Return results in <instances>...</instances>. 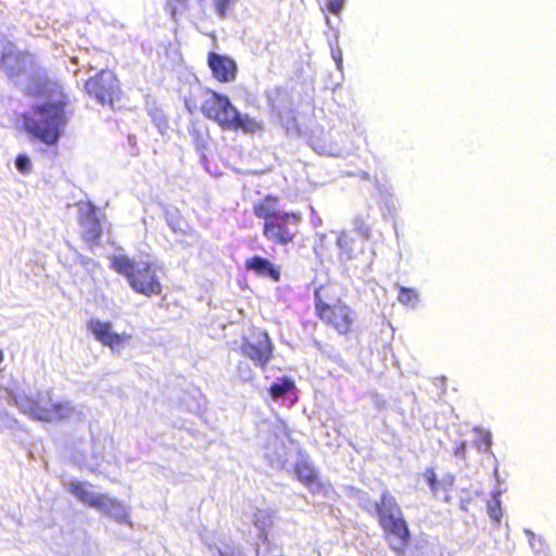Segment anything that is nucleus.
Listing matches in <instances>:
<instances>
[{
    "label": "nucleus",
    "instance_id": "obj_1",
    "mask_svg": "<svg viewBox=\"0 0 556 556\" xmlns=\"http://www.w3.org/2000/svg\"><path fill=\"white\" fill-rule=\"evenodd\" d=\"M28 94L45 101L22 115L24 130L38 142L55 147L67 124L68 96L59 81L47 77L36 78Z\"/></svg>",
    "mask_w": 556,
    "mask_h": 556
},
{
    "label": "nucleus",
    "instance_id": "obj_2",
    "mask_svg": "<svg viewBox=\"0 0 556 556\" xmlns=\"http://www.w3.org/2000/svg\"><path fill=\"white\" fill-rule=\"evenodd\" d=\"M253 215L263 220L262 233L275 245L292 244L302 222V214L294 211H281L280 199L275 194H266L252 206Z\"/></svg>",
    "mask_w": 556,
    "mask_h": 556
},
{
    "label": "nucleus",
    "instance_id": "obj_3",
    "mask_svg": "<svg viewBox=\"0 0 556 556\" xmlns=\"http://www.w3.org/2000/svg\"><path fill=\"white\" fill-rule=\"evenodd\" d=\"M375 516L388 546L396 556H404L412 541V533L396 498L383 491L375 503Z\"/></svg>",
    "mask_w": 556,
    "mask_h": 556
},
{
    "label": "nucleus",
    "instance_id": "obj_4",
    "mask_svg": "<svg viewBox=\"0 0 556 556\" xmlns=\"http://www.w3.org/2000/svg\"><path fill=\"white\" fill-rule=\"evenodd\" d=\"M201 112L207 119L215 122L224 130H241L245 134H255L263 129L262 122L241 114L228 96L211 89L206 90V98L201 104Z\"/></svg>",
    "mask_w": 556,
    "mask_h": 556
},
{
    "label": "nucleus",
    "instance_id": "obj_5",
    "mask_svg": "<svg viewBox=\"0 0 556 556\" xmlns=\"http://www.w3.org/2000/svg\"><path fill=\"white\" fill-rule=\"evenodd\" d=\"M314 309L316 317L338 336L348 338L355 332L356 311L342 299L332 298L326 286L315 289Z\"/></svg>",
    "mask_w": 556,
    "mask_h": 556
},
{
    "label": "nucleus",
    "instance_id": "obj_6",
    "mask_svg": "<svg viewBox=\"0 0 556 556\" xmlns=\"http://www.w3.org/2000/svg\"><path fill=\"white\" fill-rule=\"evenodd\" d=\"M111 266L117 274L126 278L135 292L148 298L160 295L163 292V286L153 263L137 262L126 255H117L112 260Z\"/></svg>",
    "mask_w": 556,
    "mask_h": 556
},
{
    "label": "nucleus",
    "instance_id": "obj_7",
    "mask_svg": "<svg viewBox=\"0 0 556 556\" xmlns=\"http://www.w3.org/2000/svg\"><path fill=\"white\" fill-rule=\"evenodd\" d=\"M89 98L102 106L115 110L116 103L123 98L122 83L111 70H100L89 77L84 85Z\"/></svg>",
    "mask_w": 556,
    "mask_h": 556
},
{
    "label": "nucleus",
    "instance_id": "obj_8",
    "mask_svg": "<svg viewBox=\"0 0 556 556\" xmlns=\"http://www.w3.org/2000/svg\"><path fill=\"white\" fill-rule=\"evenodd\" d=\"M71 492L84 504L101 510L103 514L118 522L130 523L129 514L125 504L117 498L103 493H94L88 490L86 483L76 481L70 485Z\"/></svg>",
    "mask_w": 556,
    "mask_h": 556
},
{
    "label": "nucleus",
    "instance_id": "obj_9",
    "mask_svg": "<svg viewBox=\"0 0 556 556\" xmlns=\"http://www.w3.org/2000/svg\"><path fill=\"white\" fill-rule=\"evenodd\" d=\"M240 352L262 369H265L273 358L274 345L267 331L252 328L249 336L242 337Z\"/></svg>",
    "mask_w": 556,
    "mask_h": 556
},
{
    "label": "nucleus",
    "instance_id": "obj_10",
    "mask_svg": "<svg viewBox=\"0 0 556 556\" xmlns=\"http://www.w3.org/2000/svg\"><path fill=\"white\" fill-rule=\"evenodd\" d=\"M89 329L102 345L110 348L113 352H118L131 339L129 333H117L113 331V325L110 321L91 319Z\"/></svg>",
    "mask_w": 556,
    "mask_h": 556
},
{
    "label": "nucleus",
    "instance_id": "obj_11",
    "mask_svg": "<svg viewBox=\"0 0 556 556\" xmlns=\"http://www.w3.org/2000/svg\"><path fill=\"white\" fill-rule=\"evenodd\" d=\"M207 66L212 76L220 84L232 83L237 78L238 66L236 61L225 54L211 51L207 54Z\"/></svg>",
    "mask_w": 556,
    "mask_h": 556
},
{
    "label": "nucleus",
    "instance_id": "obj_12",
    "mask_svg": "<svg viewBox=\"0 0 556 556\" xmlns=\"http://www.w3.org/2000/svg\"><path fill=\"white\" fill-rule=\"evenodd\" d=\"M244 268L257 277L267 278L274 282H278L281 279L280 266L260 255L248 257L244 261Z\"/></svg>",
    "mask_w": 556,
    "mask_h": 556
},
{
    "label": "nucleus",
    "instance_id": "obj_13",
    "mask_svg": "<svg viewBox=\"0 0 556 556\" xmlns=\"http://www.w3.org/2000/svg\"><path fill=\"white\" fill-rule=\"evenodd\" d=\"M79 225L81 227V237L84 241L90 248L98 247L102 236V227L96 211L91 208L83 213L79 216Z\"/></svg>",
    "mask_w": 556,
    "mask_h": 556
},
{
    "label": "nucleus",
    "instance_id": "obj_14",
    "mask_svg": "<svg viewBox=\"0 0 556 556\" xmlns=\"http://www.w3.org/2000/svg\"><path fill=\"white\" fill-rule=\"evenodd\" d=\"M296 479L305 486H313L318 483V475L314 466L306 460H299L293 467Z\"/></svg>",
    "mask_w": 556,
    "mask_h": 556
},
{
    "label": "nucleus",
    "instance_id": "obj_15",
    "mask_svg": "<svg viewBox=\"0 0 556 556\" xmlns=\"http://www.w3.org/2000/svg\"><path fill=\"white\" fill-rule=\"evenodd\" d=\"M295 388L294 381L291 378H281L279 381L274 382L268 392L274 400L285 396L288 392Z\"/></svg>",
    "mask_w": 556,
    "mask_h": 556
},
{
    "label": "nucleus",
    "instance_id": "obj_16",
    "mask_svg": "<svg viewBox=\"0 0 556 556\" xmlns=\"http://www.w3.org/2000/svg\"><path fill=\"white\" fill-rule=\"evenodd\" d=\"M424 477L433 495L439 496L441 493H446L447 489L445 484L437 479V475L433 468H427L424 472Z\"/></svg>",
    "mask_w": 556,
    "mask_h": 556
},
{
    "label": "nucleus",
    "instance_id": "obj_17",
    "mask_svg": "<svg viewBox=\"0 0 556 556\" xmlns=\"http://www.w3.org/2000/svg\"><path fill=\"white\" fill-rule=\"evenodd\" d=\"M418 292L414 288L400 287L397 300L406 306H415L418 302Z\"/></svg>",
    "mask_w": 556,
    "mask_h": 556
},
{
    "label": "nucleus",
    "instance_id": "obj_18",
    "mask_svg": "<svg viewBox=\"0 0 556 556\" xmlns=\"http://www.w3.org/2000/svg\"><path fill=\"white\" fill-rule=\"evenodd\" d=\"M68 410L70 406L66 403L62 402L51 403L48 406V412L49 415L51 416V421L64 419L67 416Z\"/></svg>",
    "mask_w": 556,
    "mask_h": 556
},
{
    "label": "nucleus",
    "instance_id": "obj_19",
    "mask_svg": "<svg viewBox=\"0 0 556 556\" xmlns=\"http://www.w3.org/2000/svg\"><path fill=\"white\" fill-rule=\"evenodd\" d=\"M29 416L37 419V420H40V421H46V422H50L51 421V416L49 415V412H48V406H41L39 405L38 403H33L30 406H29Z\"/></svg>",
    "mask_w": 556,
    "mask_h": 556
},
{
    "label": "nucleus",
    "instance_id": "obj_20",
    "mask_svg": "<svg viewBox=\"0 0 556 556\" xmlns=\"http://www.w3.org/2000/svg\"><path fill=\"white\" fill-rule=\"evenodd\" d=\"M344 4H345V0H326L325 8L323 9V11L325 13L339 15L341 13V11L343 10Z\"/></svg>",
    "mask_w": 556,
    "mask_h": 556
},
{
    "label": "nucleus",
    "instance_id": "obj_21",
    "mask_svg": "<svg viewBox=\"0 0 556 556\" xmlns=\"http://www.w3.org/2000/svg\"><path fill=\"white\" fill-rule=\"evenodd\" d=\"M488 514L496 523L501 521L502 508L501 503L497 498H494L493 501L489 502Z\"/></svg>",
    "mask_w": 556,
    "mask_h": 556
},
{
    "label": "nucleus",
    "instance_id": "obj_22",
    "mask_svg": "<svg viewBox=\"0 0 556 556\" xmlns=\"http://www.w3.org/2000/svg\"><path fill=\"white\" fill-rule=\"evenodd\" d=\"M15 165L18 172H21L22 174H28L31 169L30 160L26 154L17 155L15 160Z\"/></svg>",
    "mask_w": 556,
    "mask_h": 556
},
{
    "label": "nucleus",
    "instance_id": "obj_23",
    "mask_svg": "<svg viewBox=\"0 0 556 556\" xmlns=\"http://www.w3.org/2000/svg\"><path fill=\"white\" fill-rule=\"evenodd\" d=\"M214 7L218 16L223 18L230 8V0H214Z\"/></svg>",
    "mask_w": 556,
    "mask_h": 556
},
{
    "label": "nucleus",
    "instance_id": "obj_24",
    "mask_svg": "<svg viewBox=\"0 0 556 556\" xmlns=\"http://www.w3.org/2000/svg\"><path fill=\"white\" fill-rule=\"evenodd\" d=\"M188 0H172V4H173V15H176L178 12H181L184 10L187 9V3Z\"/></svg>",
    "mask_w": 556,
    "mask_h": 556
},
{
    "label": "nucleus",
    "instance_id": "obj_25",
    "mask_svg": "<svg viewBox=\"0 0 556 556\" xmlns=\"http://www.w3.org/2000/svg\"><path fill=\"white\" fill-rule=\"evenodd\" d=\"M332 56L338 65L342 62V56L340 52H333Z\"/></svg>",
    "mask_w": 556,
    "mask_h": 556
},
{
    "label": "nucleus",
    "instance_id": "obj_26",
    "mask_svg": "<svg viewBox=\"0 0 556 556\" xmlns=\"http://www.w3.org/2000/svg\"><path fill=\"white\" fill-rule=\"evenodd\" d=\"M220 556H235V555L232 553L231 554L222 553Z\"/></svg>",
    "mask_w": 556,
    "mask_h": 556
},
{
    "label": "nucleus",
    "instance_id": "obj_27",
    "mask_svg": "<svg viewBox=\"0 0 556 556\" xmlns=\"http://www.w3.org/2000/svg\"><path fill=\"white\" fill-rule=\"evenodd\" d=\"M3 361V352L0 350V363Z\"/></svg>",
    "mask_w": 556,
    "mask_h": 556
}]
</instances>
